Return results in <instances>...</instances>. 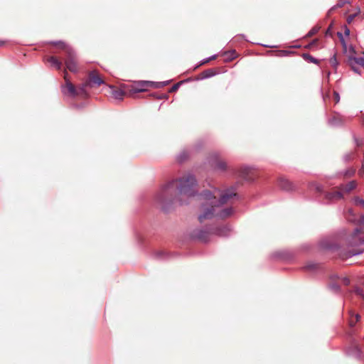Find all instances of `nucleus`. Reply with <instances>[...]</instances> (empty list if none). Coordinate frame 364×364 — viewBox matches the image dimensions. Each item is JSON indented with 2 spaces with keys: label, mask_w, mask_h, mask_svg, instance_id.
I'll use <instances>...</instances> for the list:
<instances>
[{
  "label": "nucleus",
  "mask_w": 364,
  "mask_h": 364,
  "mask_svg": "<svg viewBox=\"0 0 364 364\" xmlns=\"http://www.w3.org/2000/svg\"><path fill=\"white\" fill-rule=\"evenodd\" d=\"M197 186L198 182L195 176L188 173L178 178L171 180L165 184L156 195L155 200L161 206V209L164 212L168 213L174 203L176 189L180 195L187 197L198 196L200 199L211 201L218 207L225 204L230 198H237L238 199L240 198L236 193V186H231L225 189L218 200L209 190H204L198 193L196 189Z\"/></svg>",
  "instance_id": "obj_1"
},
{
  "label": "nucleus",
  "mask_w": 364,
  "mask_h": 364,
  "mask_svg": "<svg viewBox=\"0 0 364 364\" xmlns=\"http://www.w3.org/2000/svg\"><path fill=\"white\" fill-rule=\"evenodd\" d=\"M319 247L322 250L336 252L338 256L342 259H346L364 252V250H345L338 242L328 239L321 240L319 242Z\"/></svg>",
  "instance_id": "obj_2"
},
{
  "label": "nucleus",
  "mask_w": 364,
  "mask_h": 364,
  "mask_svg": "<svg viewBox=\"0 0 364 364\" xmlns=\"http://www.w3.org/2000/svg\"><path fill=\"white\" fill-rule=\"evenodd\" d=\"M50 44L59 46L65 54V64L66 68L70 72L76 73L77 71V63L75 51L70 46H67L63 41H50Z\"/></svg>",
  "instance_id": "obj_3"
},
{
  "label": "nucleus",
  "mask_w": 364,
  "mask_h": 364,
  "mask_svg": "<svg viewBox=\"0 0 364 364\" xmlns=\"http://www.w3.org/2000/svg\"><path fill=\"white\" fill-rule=\"evenodd\" d=\"M211 235H213L211 225H206L201 228H196L190 234V237L192 239L204 243L209 242Z\"/></svg>",
  "instance_id": "obj_4"
},
{
  "label": "nucleus",
  "mask_w": 364,
  "mask_h": 364,
  "mask_svg": "<svg viewBox=\"0 0 364 364\" xmlns=\"http://www.w3.org/2000/svg\"><path fill=\"white\" fill-rule=\"evenodd\" d=\"M347 242L348 246L358 247L364 245V229L363 228H356L352 234L348 237Z\"/></svg>",
  "instance_id": "obj_5"
},
{
  "label": "nucleus",
  "mask_w": 364,
  "mask_h": 364,
  "mask_svg": "<svg viewBox=\"0 0 364 364\" xmlns=\"http://www.w3.org/2000/svg\"><path fill=\"white\" fill-rule=\"evenodd\" d=\"M65 85L61 86V91L64 95L75 97L78 95L77 90L75 85L67 78V72L65 70Z\"/></svg>",
  "instance_id": "obj_6"
},
{
  "label": "nucleus",
  "mask_w": 364,
  "mask_h": 364,
  "mask_svg": "<svg viewBox=\"0 0 364 364\" xmlns=\"http://www.w3.org/2000/svg\"><path fill=\"white\" fill-rule=\"evenodd\" d=\"M207 203L209 206L204 208L203 213L198 215L200 223H203L204 220L212 219L215 217L216 213L215 208L218 206H215L211 201H207Z\"/></svg>",
  "instance_id": "obj_7"
},
{
  "label": "nucleus",
  "mask_w": 364,
  "mask_h": 364,
  "mask_svg": "<svg viewBox=\"0 0 364 364\" xmlns=\"http://www.w3.org/2000/svg\"><path fill=\"white\" fill-rule=\"evenodd\" d=\"M213 235L219 237H228L232 232V228L229 225L216 226L211 225Z\"/></svg>",
  "instance_id": "obj_8"
},
{
  "label": "nucleus",
  "mask_w": 364,
  "mask_h": 364,
  "mask_svg": "<svg viewBox=\"0 0 364 364\" xmlns=\"http://www.w3.org/2000/svg\"><path fill=\"white\" fill-rule=\"evenodd\" d=\"M270 257L274 259L288 261L294 257V254L289 250H279L273 252Z\"/></svg>",
  "instance_id": "obj_9"
},
{
  "label": "nucleus",
  "mask_w": 364,
  "mask_h": 364,
  "mask_svg": "<svg viewBox=\"0 0 364 364\" xmlns=\"http://www.w3.org/2000/svg\"><path fill=\"white\" fill-rule=\"evenodd\" d=\"M87 82L90 87H92L93 85L99 87L101 85L105 84L104 80L96 70H92L89 73Z\"/></svg>",
  "instance_id": "obj_10"
},
{
  "label": "nucleus",
  "mask_w": 364,
  "mask_h": 364,
  "mask_svg": "<svg viewBox=\"0 0 364 364\" xmlns=\"http://www.w3.org/2000/svg\"><path fill=\"white\" fill-rule=\"evenodd\" d=\"M211 167L219 171H225L227 169V164L225 161L218 159L217 155H213L209 161Z\"/></svg>",
  "instance_id": "obj_11"
},
{
  "label": "nucleus",
  "mask_w": 364,
  "mask_h": 364,
  "mask_svg": "<svg viewBox=\"0 0 364 364\" xmlns=\"http://www.w3.org/2000/svg\"><path fill=\"white\" fill-rule=\"evenodd\" d=\"M149 87V81L142 80L137 82L130 90V94L146 92Z\"/></svg>",
  "instance_id": "obj_12"
},
{
  "label": "nucleus",
  "mask_w": 364,
  "mask_h": 364,
  "mask_svg": "<svg viewBox=\"0 0 364 364\" xmlns=\"http://www.w3.org/2000/svg\"><path fill=\"white\" fill-rule=\"evenodd\" d=\"M328 124L333 127H341L344 124V119L340 114H336L328 119Z\"/></svg>",
  "instance_id": "obj_13"
},
{
  "label": "nucleus",
  "mask_w": 364,
  "mask_h": 364,
  "mask_svg": "<svg viewBox=\"0 0 364 364\" xmlns=\"http://www.w3.org/2000/svg\"><path fill=\"white\" fill-rule=\"evenodd\" d=\"M278 186L282 190L286 191H290L294 188L293 183L283 177L279 178L278 181Z\"/></svg>",
  "instance_id": "obj_14"
},
{
  "label": "nucleus",
  "mask_w": 364,
  "mask_h": 364,
  "mask_svg": "<svg viewBox=\"0 0 364 364\" xmlns=\"http://www.w3.org/2000/svg\"><path fill=\"white\" fill-rule=\"evenodd\" d=\"M346 353L349 356L360 359L363 356L362 350L358 346H353L348 348Z\"/></svg>",
  "instance_id": "obj_15"
},
{
  "label": "nucleus",
  "mask_w": 364,
  "mask_h": 364,
  "mask_svg": "<svg viewBox=\"0 0 364 364\" xmlns=\"http://www.w3.org/2000/svg\"><path fill=\"white\" fill-rule=\"evenodd\" d=\"M324 198L328 201L340 200L343 198V193L341 191L325 192Z\"/></svg>",
  "instance_id": "obj_16"
},
{
  "label": "nucleus",
  "mask_w": 364,
  "mask_h": 364,
  "mask_svg": "<svg viewBox=\"0 0 364 364\" xmlns=\"http://www.w3.org/2000/svg\"><path fill=\"white\" fill-rule=\"evenodd\" d=\"M232 213H233L232 208H231V207L225 208L220 210L218 213H216L215 218H220V219H224V218L230 217Z\"/></svg>",
  "instance_id": "obj_17"
},
{
  "label": "nucleus",
  "mask_w": 364,
  "mask_h": 364,
  "mask_svg": "<svg viewBox=\"0 0 364 364\" xmlns=\"http://www.w3.org/2000/svg\"><path fill=\"white\" fill-rule=\"evenodd\" d=\"M217 74V71L213 68H209L203 70L200 73L198 79L205 80L207 78L212 77Z\"/></svg>",
  "instance_id": "obj_18"
},
{
  "label": "nucleus",
  "mask_w": 364,
  "mask_h": 364,
  "mask_svg": "<svg viewBox=\"0 0 364 364\" xmlns=\"http://www.w3.org/2000/svg\"><path fill=\"white\" fill-rule=\"evenodd\" d=\"M251 167L248 166H243L240 168V174L246 181H252L253 178L249 176Z\"/></svg>",
  "instance_id": "obj_19"
},
{
  "label": "nucleus",
  "mask_w": 364,
  "mask_h": 364,
  "mask_svg": "<svg viewBox=\"0 0 364 364\" xmlns=\"http://www.w3.org/2000/svg\"><path fill=\"white\" fill-rule=\"evenodd\" d=\"M320 264L314 262H309L305 266L303 267V269L306 272H315L320 269Z\"/></svg>",
  "instance_id": "obj_20"
},
{
  "label": "nucleus",
  "mask_w": 364,
  "mask_h": 364,
  "mask_svg": "<svg viewBox=\"0 0 364 364\" xmlns=\"http://www.w3.org/2000/svg\"><path fill=\"white\" fill-rule=\"evenodd\" d=\"M110 87L112 89V91H111L112 95L114 99L119 100H121L123 99V97L125 95V92L123 90L115 88L113 86H111Z\"/></svg>",
  "instance_id": "obj_21"
},
{
  "label": "nucleus",
  "mask_w": 364,
  "mask_h": 364,
  "mask_svg": "<svg viewBox=\"0 0 364 364\" xmlns=\"http://www.w3.org/2000/svg\"><path fill=\"white\" fill-rule=\"evenodd\" d=\"M190 153L188 150H183L181 151L176 156V161L181 164L183 163L186 160H187L189 157Z\"/></svg>",
  "instance_id": "obj_22"
},
{
  "label": "nucleus",
  "mask_w": 364,
  "mask_h": 364,
  "mask_svg": "<svg viewBox=\"0 0 364 364\" xmlns=\"http://www.w3.org/2000/svg\"><path fill=\"white\" fill-rule=\"evenodd\" d=\"M48 62H49L53 66H54L56 70H60L62 68V63L55 57L50 56L48 58Z\"/></svg>",
  "instance_id": "obj_23"
},
{
  "label": "nucleus",
  "mask_w": 364,
  "mask_h": 364,
  "mask_svg": "<svg viewBox=\"0 0 364 364\" xmlns=\"http://www.w3.org/2000/svg\"><path fill=\"white\" fill-rule=\"evenodd\" d=\"M154 257L159 260H167L171 257V255L169 253L161 250L157 251L154 254Z\"/></svg>",
  "instance_id": "obj_24"
},
{
  "label": "nucleus",
  "mask_w": 364,
  "mask_h": 364,
  "mask_svg": "<svg viewBox=\"0 0 364 364\" xmlns=\"http://www.w3.org/2000/svg\"><path fill=\"white\" fill-rule=\"evenodd\" d=\"M88 86L90 87V85L87 81L81 84L77 89L78 95L82 94L85 97H87L88 95V94H87L86 88Z\"/></svg>",
  "instance_id": "obj_25"
},
{
  "label": "nucleus",
  "mask_w": 364,
  "mask_h": 364,
  "mask_svg": "<svg viewBox=\"0 0 364 364\" xmlns=\"http://www.w3.org/2000/svg\"><path fill=\"white\" fill-rule=\"evenodd\" d=\"M310 188L311 190H314L318 193H323V186L321 184L317 183H312L310 184Z\"/></svg>",
  "instance_id": "obj_26"
},
{
  "label": "nucleus",
  "mask_w": 364,
  "mask_h": 364,
  "mask_svg": "<svg viewBox=\"0 0 364 364\" xmlns=\"http://www.w3.org/2000/svg\"><path fill=\"white\" fill-rule=\"evenodd\" d=\"M302 58L309 63L318 64L319 60L309 53H303Z\"/></svg>",
  "instance_id": "obj_27"
},
{
  "label": "nucleus",
  "mask_w": 364,
  "mask_h": 364,
  "mask_svg": "<svg viewBox=\"0 0 364 364\" xmlns=\"http://www.w3.org/2000/svg\"><path fill=\"white\" fill-rule=\"evenodd\" d=\"M356 188V182L355 181H351L348 182L344 186V191L346 193H350L351 191L354 190Z\"/></svg>",
  "instance_id": "obj_28"
},
{
  "label": "nucleus",
  "mask_w": 364,
  "mask_h": 364,
  "mask_svg": "<svg viewBox=\"0 0 364 364\" xmlns=\"http://www.w3.org/2000/svg\"><path fill=\"white\" fill-rule=\"evenodd\" d=\"M328 289L336 294H340L341 291V287L337 283H331L328 284Z\"/></svg>",
  "instance_id": "obj_29"
},
{
  "label": "nucleus",
  "mask_w": 364,
  "mask_h": 364,
  "mask_svg": "<svg viewBox=\"0 0 364 364\" xmlns=\"http://www.w3.org/2000/svg\"><path fill=\"white\" fill-rule=\"evenodd\" d=\"M346 4H350V0H338L337 4L331 8V10H335L343 7Z\"/></svg>",
  "instance_id": "obj_30"
},
{
  "label": "nucleus",
  "mask_w": 364,
  "mask_h": 364,
  "mask_svg": "<svg viewBox=\"0 0 364 364\" xmlns=\"http://www.w3.org/2000/svg\"><path fill=\"white\" fill-rule=\"evenodd\" d=\"M320 30V26H314L306 35V38H310L313 36H314L315 34H316Z\"/></svg>",
  "instance_id": "obj_31"
},
{
  "label": "nucleus",
  "mask_w": 364,
  "mask_h": 364,
  "mask_svg": "<svg viewBox=\"0 0 364 364\" xmlns=\"http://www.w3.org/2000/svg\"><path fill=\"white\" fill-rule=\"evenodd\" d=\"M329 61H330V63L331 64V65L335 69V70H336L339 63H338V61L337 60L336 53L333 55V56L331 57Z\"/></svg>",
  "instance_id": "obj_32"
},
{
  "label": "nucleus",
  "mask_w": 364,
  "mask_h": 364,
  "mask_svg": "<svg viewBox=\"0 0 364 364\" xmlns=\"http://www.w3.org/2000/svg\"><path fill=\"white\" fill-rule=\"evenodd\" d=\"M149 96L157 100L168 99V96L167 94L159 95L156 92H152L149 94Z\"/></svg>",
  "instance_id": "obj_33"
},
{
  "label": "nucleus",
  "mask_w": 364,
  "mask_h": 364,
  "mask_svg": "<svg viewBox=\"0 0 364 364\" xmlns=\"http://www.w3.org/2000/svg\"><path fill=\"white\" fill-rule=\"evenodd\" d=\"M216 58H217V55H215H215H211V56H210V57H208V58H204V59H203V60L200 62L199 65H197V66H196V68H198L199 66H200V65H204V64H205V63H208V62H210V60H212L215 59Z\"/></svg>",
  "instance_id": "obj_34"
},
{
  "label": "nucleus",
  "mask_w": 364,
  "mask_h": 364,
  "mask_svg": "<svg viewBox=\"0 0 364 364\" xmlns=\"http://www.w3.org/2000/svg\"><path fill=\"white\" fill-rule=\"evenodd\" d=\"M353 291L358 296H361V297H363V295H364V293H363V289L358 287V286H355L353 289Z\"/></svg>",
  "instance_id": "obj_35"
},
{
  "label": "nucleus",
  "mask_w": 364,
  "mask_h": 364,
  "mask_svg": "<svg viewBox=\"0 0 364 364\" xmlns=\"http://www.w3.org/2000/svg\"><path fill=\"white\" fill-rule=\"evenodd\" d=\"M332 28H333V23H331L329 26L328 27V28L326 30V32H325V36L326 37H331L333 33H332Z\"/></svg>",
  "instance_id": "obj_36"
},
{
  "label": "nucleus",
  "mask_w": 364,
  "mask_h": 364,
  "mask_svg": "<svg viewBox=\"0 0 364 364\" xmlns=\"http://www.w3.org/2000/svg\"><path fill=\"white\" fill-rule=\"evenodd\" d=\"M353 154L352 152L347 153L343 156V159L345 162H348L353 159Z\"/></svg>",
  "instance_id": "obj_37"
},
{
  "label": "nucleus",
  "mask_w": 364,
  "mask_h": 364,
  "mask_svg": "<svg viewBox=\"0 0 364 364\" xmlns=\"http://www.w3.org/2000/svg\"><path fill=\"white\" fill-rule=\"evenodd\" d=\"M353 139L357 146H361L364 144V140L363 139H358L355 136H353Z\"/></svg>",
  "instance_id": "obj_38"
},
{
  "label": "nucleus",
  "mask_w": 364,
  "mask_h": 364,
  "mask_svg": "<svg viewBox=\"0 0 364 364\" xmlns=\"http://www.w3.org/2000/svg\"><path fill=\"white\" fill-rule=\"evenodd\" d=\"M354 201L356 205H360L364 207V199L359 197H355Z\"/></svg>",
  "instance_id": "obj_39"
},
{
  "label": "nucleus",
  "mask_w": 364,
  "mask_h": 364,
  "mask_svg": "<svg viewBox=\"0 0 364 364\" xmlns=\"http://www.w3.org/2000/svg\"><path fill=\"white\" fill-rule=\"evenodd\" d=\"M350 66L351 70L354 73H358L359 75H361V73H360V70L359 68L355 66L353 63H350Z\"/></svg>",
  "instance_id": "obj_40"
},
{
  "label": "nucleus",
  "mask_w": 364,
  "mask_h": 364,
  "mask_svg": "<svg viewBox=\"0 0 364 364\" xmlns=\"http://www.w3.org/2000/svg\"><path fill=\"white\" fill-rule=\"evenodd\" d=\"M337 36L339 38V41L341 42V43L343 46H346V41H345V39H344V37L342 34L341 32H338L337 33Z\"/></svg>",
  "instance_id": "obj_41"
},
{
  "label": "nucleus",
  "mask_w": 364,
  "mask_h": 364,
  "mask_svg": "<svg viewBox=\"0 0 364 364\" xmlns=\"http://www.w3.org/2000/svg\"><path fill=\"white\" fill-rule=\"evenodd\" d=\"M161 82L149 81V87L154 88H161Z\"/></svg>",
  "instance_id": "obj_42"
},
{
  "label": "nucleus",
  "mask_w": 364,
  "mask_h": 364,
  "mask_svg": "<svg viewBox=\"0 0 364 364\" xmlns=\"http://www.w3.org/2000/svg\"><path fill=\"white\" fill-rule=\"evenodd\" d=\"M180 85H181V82H178V83H176L174 84L170 89L169 92H175L176 91L179 87H180Z\"/></svg>",
  "instance_id": "obj_43"
},
{
  "label": "nucleus",
  "mask_w": 364,
  "mask_h": 364,
  "mask_svg": "<svg viewBox=\"0 0 364 364\" xmlns=\"http://www.w3.org/2000/svg\"><path fill=\"white\" fill-rule=\"evenodd\" d=\"M228 53L230 54L228 56L229 60H233L237 57L236 51L235 50H231Z\"/></svg>",
  "instance_id": "obj_44"
},
{
  "label": "nucleus",
  "mask_w": 364,
  "mask_h": 364,
  "mask_svg": "<svg viewBox=\"0 0 364 364\" xmlns=\"http://www.w3.org/2000/svg\"><path fill=\"white\" fill-rule=\"evenodd\" d=\"M348 60H349V63H353V61L356 63V64H358V57H349L348 58Z\"/></svg>",
  "instance_id": "obj_45"
},
{
  "label": "nucleus",
  "mask_w": 364,
  "mask_h": 364,
  "mask_svg": "<svg viewBox=\"0 0 364 364\" xmlns=\"http://www.w3.org/2000/svg\"><path fill=\"white\" fill-rule=\"evenodd\" d=\"M342 281L346 286H348L350 284V281L347 277H343Z\"/></svg>",
  "instance_id": "obj_46"
},
{
  "label": "nucleus",
  "mask_w": 364,
  "mask_h": 364,
  "mask_svg": "<svg viewBox=\"0 0 364 364\" xmlns=\"http://www.w3.org/2000/svg\"><path fill=\"white\" fill-rule=\"evenodd\" d=\"M333 95H334V98H335V100H336V102L338 103L339 101H340V95H339V93L338 92H333Z\"/></svg>",
  "instance_id": "obj_47"
},
{
  "label": "nucleus",
  "mask_w": 364,
  "mask_h": 364,
  "mask_svg": "<svg viewBox=\"0 0 364 364\" xmlns=\"http://www.w3.org/2000/svg\"><path fill=\"white\" fill-rule=\"evenodd\" d=\"M358 65L364 67V58L358 57Z\"/></svg>",
  "instance_id": "obj_48"
},
{
  "label": "nucleus",
  "mask_w": 364,
  "mask_h": 364,
  "mask_svg": "<svg viewBox=\"0 0 364 364\" xmlns=\"http://www.w3.org/2000/svg\"><path fill=\"white\" fill-rule=\"evenodd\" d=\"M344 33L346 36H348L350 35V29L348 28L347 26H344Z\"/></svg>",
  "instance_id": "obj_49"
},
{
  "label": "nucleus",
  "mask_w": 364,
  "mask_h": 364,
  "mask_svg": "<svg viewBox=\"0 0 364 364\" xmlns=\"http://www.w3.org/2000/svg\"><path fill=\"white\" fill-rule=\"evenodd\" d=\"M317 42H318V39H314V40H313V41L311 42V43H309V44L307 46V48H310L311 46L316 44V43H317Z\"/></svg>",
  "instance_id": "obj_50"
},
{
  "label": "nucleus",
  "mask_w": 364,
  "mask_h": 364,
  "mask_svg": "<svg viewBox=\"0 0 364 364\" xmlns=\"http://www.w3.org/2000/svg\"><path fill=\"white\" fill-rule=\"evenodd\" d=\"M168 83H169L168 80L161 82V84H160L161 88L164 87V86H166V85H167Z\"/></svg>",
  "instance_id": "obj_51"
},
{
  "label": "nucleus",
  "mask_w": 364,
  "mask_h": 364,
  "mask_svg": "<svg viewBox=\"0 0 364 364\" xmlns=\"http://www.w3.org/2000/svg\"><path fill=\"white\" fill-rule=\"evenodd\" d=\"M355 16H356V14H352V15L349 16L348 18V23L351 22V21L355 18Z\"/></svg>",
  "instance_id": "obj_52"
},
{
  "label": "nucleus",
  "mask_w": 364,
  "mask_h": 364,
  "mask_svg": "<svg viewBox=\"0 0 364 364\" xmlns=\"http://www.w3.org/2000/svg\"><path fill=\"white\" fill-rule=\"evenodd\" d=\"M260 45L265 48H277L276 46H270V45H266V44H260Z\"/></svg>",
  "instance_id": "obj_53"
},
{
  "label": "nucleus",
  "mask_w": 364,
  "mask_h": 364,
  "mask_svg": "<svg viewBox=\"0 0 364 364\" xmlns=\"http://www.w3.org/2000/svg\"><path fill=\"white\" fill-rule=\"evenodd\" d=\"M353 173H354V171H348V170H347V171H346V172H345V175H346V176H348V175L350 176V175H352Z\"/></svg>",
  "instance_id": "obj_54"
},
{
  "label": "nucleus",
  "mask_w": 364,
  "mask_h": 364,
  "mask_svg": "<svg viewBox=\"0 0 364 364\" xmlns=\"http://www.w3.org/2000/svg\"><path fill=\"white\" fill-rule=\"evenodd\" d=\"M136 238H137V240H138V242H141V240H142V238H141V237L139 235V233H137V232L136 233Z\"/></svg>",
  "instance_id": "obj_55"
},
{
  "label": "nucleus",
  "mask_w": 364,
  "mask_h": 364,
  "mask_svg": "<svg viewBox=\"0 0 364 364\" xmlns=\"http://www.w3.org/2000/svg\"><path fill=\"white\" fill-rule=\"evenodd\" d=\"M282 53V55H287L289 53H290L289 51L287 50H279Z\"/></svg>",
  "instance_id": "obj_56"
},
{
  "label": "nucleus",
  "mask_w": 364,
  "mask_h": 364,
  "mask_svg": "<svg viewBox=\"0 0 364 364\" xmlns=\"http://www.w3.org/2000/svg\"><path fill=\"white\" fill-rule=\"evenodd\" d=\"M73 107H75V108H77V109H80V108H82V107H83V105H77V104H74V105H73Z\"/></svg>",
  "instance_id": "obj_57"
},
{
  "label": "nucleus",
  "mask_w": 364,
  "mask_h": 364,
  "mask_svg": "<svg viewBox=\"0 0 364 364\" xmlns=\"http://www.w3.org/2000/svg\"><path fill=\"white\" fill-rule=\"evenodd\" d=\"M338 275L337 274H333L331 277V279H338Z\"/></svg>",
  "instance_id": "obj_58"
},
{
  "label": "nucleus",
  "mask_w": 364,
  "mask_h": 364,
  "mask_svg": "<svg viewBox=\"0 0 364 364\" xmlns=\"http://www.w3.org/2000/svg\"><path fill=\"white\" fill-rule=\"evenodd\" d=\"M355 317H356V321H358L360 320V316L359 314H356Z\"/></svg>",
  "instance_id": "obj_59"
},
{
  "label": "nucleus",
  "mask_w": 364,
  "mask_h": 364,
  "mask_svg": "<svg viewBox=\"0 0 364 364\" xmlns=\"http://www.w3.org/2000/svg\"><path fill=\"white\" fill-rule=\"evenodd\" d=\"M333 10H331V9L328 11L327 12V16H330V14H331V12L333 11Z\"/></svg>",
  "instance_id": "obj_60"
},
{
  "label": "nucleus",
  "mask_w": 364,
  "mask_h": 364,
  "mask_svg": "<svg viewBox=\"0 0 364 364\" xmlns=\"http://www.w3.org/2000/svg\"><path fill=\"white\" fill-rule=\"evenodd\" d=\"M361 283H362V284H363V287H364V277H363V279H362Z\"/></svg>",
  "instance_id": "obj_61"
},
{
  "label": "nucleus",
  "mask_w": 364,
  "mask_h": 364,
  "mask_svg": "<svg viewBox=\"0 0 364 364\" xmlns=\"http://www.w3.org/2000/svg\"><path fill=\"white\" fill-rule=\"evenodd\" d=\"M4 41H0V46H3V45H4Z\"/></svg>",
  "instance_id": "obj_62"
},
{
  "label": "nucleus",
  "mask_w": 364,
  "mask_h": 364,
  "mask_svg": "<svg viewBox=\"0 0 364 364\" xmlns=\"http://www.w3.org/2000/svg\"><path fill=\"white\" fill-rule=\"evenodd\" d=\"M240 36H241L243 38H245V36L244 34H241Z\"/></svg>",
  "instance_id": "obj_63"
},
{
  "label": "nucleus",
  "mask_w": 364,
  "mask_h": 364,
  "mask_svg": "<svg viewBox=\"0 0 364 364\" xmlns=\"http://www.w3.org/2000/svg\"><path fill=\"white\" fill-rule=\"evenodd\" d=\"M362 168H363V171H364V163L362 165Z\"/></svg>",
  "instance_id": "obj_64"
}]
</instances>
